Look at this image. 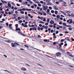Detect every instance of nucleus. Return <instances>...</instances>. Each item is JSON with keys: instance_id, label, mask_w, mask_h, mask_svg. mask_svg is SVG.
I'll return each instance as SVG.
<instances>
[{"instance_id": "nucleus-3", "label": "nucleus", "mask_w": 74, "mask_h": 74, "mask_svg": "<svg viewBox=\"0 0 74 74\" xmlns=\"http://www.w3.org/2000/svg\"><path fill=\"white\" fill-rule=\"evenodd\" d=\"M22 11H25V10H26V11H32V9H25V8H23V9H22Z\"/></svg>"}, {"instance_id": "nucleus-62", "label": "nucleus", "mask_w": 74, "mask_h": 74, "mask_svg": "<svg viewBox=\"0 0 74 74\" xmlns=\"http://www.w3.org/2000/svg\"><path fill=\"white\" fill-rule=\"evenodd\" d=\"M67 54H70V53L69 52H68L66 53Z\"/></svg>"}, {"instance_id": "nucleus-54", "label": "nucleus", "mask_w": 74, "mask_h": 74, "mask_svg": "<svg viewBox=\"0 0 74 74\" xmlns=\"http://www.w3.org/2000/svg\"><path fill=\"white\" fill-rule=\"evenodd\" d=\"M37 65L40 66H42V65L41 64H37Z\"/></svg>"}, {"instance_id": "nucleus-31", "label": "nucleus", "mask_w": 74, "mask_h": 74, "mask_svg": "<svg viewBox=\"0 0 74 74\" xmlns=\"http://www.w3.org/2000/svg\"><path fill=\"white\" fill-rule=\"evenodd\" d=\"M37 36H38V38H42V37L41 36H40V35H37Z\"/></svg>"}, {"instance_id": "nucleus-6", "label": "nucleus", "mask_w": 74, "mask_h": 74, "mask_svg": "<svg viewBox=\"0 0 74 74\" xmlns=\"http://www.w3.org/2000/svg\"><path fill=\"white\" fill-rule=\"evenodd\" d=\"M61 55V53L60 52H58L56 53V56L57 57Z\"/></svg>"}, {"instance_id": "nucleus-46", "label": "nucleus", "mask_w": 74, "mask_h": 74, "mask_svg": "<svg viewBox=\"0 0 74 74\" xmlns=\"http://www.w3.org/2000/svg\"><path fill=\"white\" fill-rule=\"evenodd\" d=\"M72 41H74V39L73 38H71Z\"/></svg>"}, {"instance_id": "nucleus-57", "label": "nucleus", "mask_w": 74, "mask_h": 74, "mask_svg": "<svg viewBox=\"0 0 74 74\" xmlns=\"http://www.w3.org/2000/svg\"><path fill=\"white\" fill-rule=\"evenodd\" d=\"M43 15H44V16H46L47 15V14L45 13H44L43 14Z\"/></svg>"}, {"instance_id": "nucleus-7", "label": "nucleus", "mask_w": 74, "mask_h": 74, "mask_svg": "<svg viewBox=\"0 0 74 74\" xmlns=\"http://www.w3.org/2000/svg\"><path fill=\"white\" fill-rule=\"evenodd\" d=\"M35 29H34V28H30L29 29V30L30 31H32V30H37V28H36V27H35V28H34Z\"/></svg>"}, {"instance_id": "nucleus-15", "label": "nucleus", "mask_w": 74, "mask_h": 74, "mask_svg": "<svg viewBox=\"0 0 74 74\" xmlns=\"http://www.w3.org/2000/svg\"><path fill=\"white\" fill-rule=\"evenodd\" d=\"M54 8L56 10H58V8H57V7L56 6L54 7Z\"/></svg>"}, {"instance_id": "nucleus-1", "label": "nucleus", "mask_w": 74, "mask_h": 74, "mask_svg": "<svg viewBox=\"0 0 74 74\" xmlns=\"http://www.w3.org/2000/svg\"><path fill=\"white\" fill-rule=\"evenodd\" d=\"M11 45L12 47H15L17 46L15 45H17V46H19L20 45V44H19V43L16 42L12 43Z\"/></svg>"}, {"instance_id": "nucleus-11", "label": "nucleus", "mask_w": 74, "mask_h": 74, "mask_svg": "<svg viewBox=\"0 0 74 74\" xmlns=\"http://www.w3.org/2000/svg\"><path fill=\"white\" fill-rule=\"evenodd\" d=\"M8 5L9 7L11 8V5L10 4L9 2H8Z\"/></svg>"}, {"instance_id": "nucleus-20", "label": "nucleus", "mask_w": 74, "mask_h": 74, "mask_svg": "<svg viewBox=\"0 0 74 74\" xmlns=\"http://www.w3.org/2000/svg\"><path fill=\"white\" fill-rule=\"evenodd\" d=\"M18 34H23L21 31H18Z\"/></svg>"}, {"instance_id": "nucleus-50", "label": "nucleus", "mask_w": 74, "mask_h": 74, "mask_svg": "<svg viewBox=\"0 0 74 74\" xmlns=\"http://www.w3.org/2000/svg\"><path fill=\"white\" fill-rule=\"evenodd\" d=\"M53 30L52 29V30H51V33H53Z\"/></svg>"}, {"instance_id": "nucleus-10", "label": "nucleus", "mask_w": 74, "mask_h": 74, "mask_svg": "<svg viewBox=\"0 0 74 74\" xmlns=\"http://www.w3.org/2000/svg\"><path fill=\"white\" fill-rule=\"evenodd\" d=\"M70 22L69 23V24H71L73 23V21L72 19H69Z\"/></svg>"}, {"instance_id": "nucleus-25", "label": "nucleus", "mask_w": 74, "mask_h": 74, "mask_svg": "<svg viewBox=\"0 0 74 74\" xmlns=\"http://www.w3.org/2000/svg\"><path fill=\"white\" fill-rule=\"evenodd\" d=\"M28 27V25H25L23 26V27Z\"/></svg>"}, {"instance_id": "nucleus-29", "label": "nucleus", "mask_w": 74, "mask_h": 74, "mask_svg": "<svg viewBox=\"0 0 74 74\" xmlns=\"http://www.w3.org/2000/svg\"><path fill=\"white\" fill-rule=\"evenodd\" d=\"M25 18L26 19H28V16H27V15L25 16Z\"/></svg>"}, {"instance_id": "nucleus-18", "label": "nucleus", "mask_w": 74, "mask_h": 74, "mask_svg": "<svg viewBox=\"0 0 74 74\" xmlns=\"http://www.w3.org/2000/svg\"><path fill=\"white\" fill-rule=\"evenodd\" d=\"M13 16L15 17H17L18 16V14H13Z\"/></svg>"}, {"instance_id": "nucleus-36", "label": "nucleus", "mask_w": 74, "mask_h": 74, "mask_svg": "<svg viewBox=\"0 0 74 74\" xmlns=\"http://www.w3.org/2000/svg\"><path fill=\"white\" fill-rule=\"evenodd\" d=\"M1 2L2 3H3V4H4V1L3 0H1Z\"/></svg>"}, {"instance_id": "nucleus-5", "label": "nucleus", "mask_w": 74, "mask_h": 74, "mask_svg": "<svg viewBox=\"0 0 74 74\" xmlns=\"http://www.w3.org/2000/svg\"><path fill=\"white\" fill-rule=\"evenodd\" d=\"M21 70L23 71H27V69L25 68L22 67V68H21Z\"/></svg>"}, {"instance_id": "nucleus-48", "label": "nucleus", "mask_w": 74, "mask_h": 74, "mask_svg": "<svg viewBox=\"0 0 74 74\" xmlns=\"http://www.w3.org/2000/svg\"><path fill=\"white\" fill-rule=\"evenodd\" d=\"M16 5L18 6V7H19L20 6V5L18 3L16 4Z\"/></svg>"}, {"instance_id": "nucleus-4", "label": "nucleus", "mask_w": 74, "mask_h": 74, "mask_svg": "<svg viewBox=\"0 0 74 74\" xmlns=\"http://www.w3.org/2000/svg\"><path fill=\"white\" fill-rule=\"evenodd\" d=\"M57 48H58V49H59L62 52H64V50H63L60 47L58 46L57 47Z\"/></svg>"}, {"instance_id": "nucleus-22", "label": "nucleus", "mask_w": 74, "mask_h": 74, "mask_svg": "<svg viewBox=\"0 0 74 74\" xmlns=\"http://www.w3.org/2000/svg\"><path fill=\"white\" fill-rule=\"evenodd\" d=\"M27 4H28V2L27 1L25 2V3L24 4V5H27Z\"/></svg>"}, {"instance_id": "nucleus-55", "label": "nucleus", "mask_w": 74, "mask_h": 74, "mask_svg": "<svg viewBox=\"0 0 74 74\" xmlns=\"http://www.w3.org/2000/svg\"><path fill=\"white\" fill-rule=\"evenodd\" d=\"M56 21H57L58 20V18H55V19H54Z\"/></svg>"}, {"instance_id": "nucleus-35", "label": "nucleus", "mask_w": 74, "mask_h": 74, "mask_svg": "<svg viewBox=\"0 0 74 74\" xmlns=\"http://www.w3.org/2000/svg\"><path fill=\"white\" fill-rule=\"evenodd\" d=\"M52 4L51 3H49V4H47V5H52Z\"/></svg>"}, {"instance_id": "nucleus-16", "label": "nucleus", "mask_w": 74, "mask_h": 74, "mask_svg": "<svg viewBox=\"0 0 74 74\" xmlns=\"http://www.w3.org/2000/svg\"><path fill=\"white\" fill-rule=\"evenodd\" d=\"M38 13L40 15H42V12H38Z\"/></svg>"}, {"instance_id": "nucleus-13", "label": "nucleus", "mask_w": 74, "mask_h": 74, "mask_svg": "<svg viewBox=\"0 0 74 74\" xmlns=\"http://www.w3.org/2000/svg\"><path fill=\"white\" fill-rule=\"evenodd\" d=\"M35 25H36V26L35 27H37V25H36V24H35V25H32L31 26V27H34V26H35Z\"/></svg>"}, {"instance_id": "nucleus-28", "label": "nucleus", "mask_w": 74, "mask_h": 74, "mask_svg": "<svg viewBox=\"0 0 74 74\" xmlns=\"http://www.w3.org/2000/svg\"><path fill=\"white\" fill-rule=\"evenodd\" d=\"M22 18L21 17H18V18H17V19L18 20H20V19H21Z\"/></svg>"}, {"instance_id": "nucleus-47", "label": "nucleus", "mask_w": 74, "mask_h": 74, "mask_svg": "<svg viewBox=\"0 0 74 74\" xmlns=\"http://www.w3.org/2000/svg\"><path fill=\"white\" fill-rule=\"evenodd\" d=\"M49 8L50 10H52V8L51 7H49Z\"/></svg>"}, {"instance_id": "nucleus-39", "label": "nucleus", "mask_w": 74, "mask_h": 74, "mask_svg": "<svg viewBox=\"0 0 74 74\" xmlns=\"http://www.w3.org/2000/svg\"><path fill=\"white\" fill-rule=\"evenodd\" d=\"M56 42H54L53 43V45H56Z\"/></svg>"}, {"instance_id": "nucleus-49", "label": "nucleus", "mask_w": 74, "mask_h": 74, "mask_svg": "<svg viewBox=\"0 0 74 74\" xmlns=\"http://www.w3.org/2000/svg\"><path fill=\"white\" fill-rule=\"evenodd\" d=\"M19 23H22V20H21L19 21Z\"/></svg>"}, {"instance_id": "nucleus-51", "label": "nucleus", "mask_w": 74, "mask_h": 74, "mask_svg": "<svg viewBox=\"0 0 74 74\" xmlns=\"http://www.w3.org/2000/svg\"><path fill=\"white\" fill-rule=\"evenodd\" d=\"M43 21H46V18H44V19H43Z\"/></svg>"}, {"instance_id": "nucleus-19", "label": "nucleus", "mask_w": 74, "mask_h": 74, "mask_svg": "<svg viewBox=\"0 0 74 74\" xmlns=\"http://www.w3.org/2000/svg\"><path fill=\"white\" fill-rule=\"evenodd\" d=\"M15 27H15V28H17L18 27V24H15Z\"/></svg>"}, {"instance_id": "nucleus-9", "label": "nucleus", "mask_w": 74, "mask_h": 74, "mask_svg": "<svg viewBox=\"0 0 74 74\" xmlns=\"http://www.w3.org/2000/svg\"><path fill=\"white\" fill-rule=\"evenodd\" d=\"M30 12L31 13H33V14H37V13H36V12H34L33 10H32V11H30Z\"/></svg>"}, {"instance_id": "nucleus-61", "label": "nucleus", "mask_w": 74, "mask_h": 74, "mask_svg": "<svg viewBox=\"0 0 74 74\" xmlns=\"http://www.w3.org/2000/svg\"><path fill=\"white\" fill-rule=\"evenodd\" d=\"M64 33H65V34H68V33H69V32H68L66 31V32H64Z\"/></svg>"}, {"instance_id": "nucleus-14", "label": "nucleus", "mask_w": 74, "mask_h": 74, "mask_svg": "<svg viewBox=\"0 0 74 74\" xmlns=\"http://www.w3.org/2000/svg\"><path fill=\"white\" fill-rule=\"evenodd\" d=\"M16 31H21V29H20V28H16Z\"/></svg>"}, {"instance_id": "nucleus-63", "label": "nucleus", "mask_w": 74, "mask_h": 74, "mask_svg": "<svg viewBox=\"0 0 74 74\" xmlns=\"http://www.w3.org/2000/svg\"><path fill=\"white\" fill-rule=\"evenodd\" d=\"M74 15H73V14H71V17H74Z\"/></svg>"}, {"instance_id": "nucleus-53", "label": "nucleus", "mask_w": 74, "mask_h": 74, "mask_svg": "<svg viewBox=\"0 0 74 74\" xmlns=\"http://www.w3.org/2000/svg\"><path fill=\"white\" fill-rule=\"evenodd\" d=\"M5 14H8V12H6V10H5Z\"/></svg>"}, {"instance_id": "nucleus-12", "label": "nucleus", "mask_w": 74, "mask_h": 74, "mask_svg": "<svg viewBox=\"0 0 74 74\" xmlns=\"http://www.w3.org/2000/svg\"><path fill=\"white\" fill-rule=\"evenodd\" d=\"M60 12L62 13L63 14H64V15H66V13H65L64 12H63L61 10H60Z\"/></svg>"}, {"instance_id": "nucleus-34", "label": "nucleus", "mask_w": 74, "mask_h": 74, "mask_svg": "<svg viewBox=\"0 0 74 74\" xmlns=\"http://www.w3.org/2000/svg\"><path fill=\"white\" fill-rule=\"evenodd\" d=\"M56 17L57 18H59L60 17V16L59 15H57L56 16Z\"/></svg>"}, {"instance_id": "nucleus-43", "label": "nucleus", "mask_w": 74, "mask_h": 74, "mask_svg": "<svg viewBox=\"0 0 74 74\" xmlns=\"http://www.w3.org/2000/svg\"><path fill=\"white\" fill-rule=\"evenodd\" d=\"M29 1V3H30V4H32L33 3V2L30 0Z\"/></svg>"}, {"instance_id": "nucleus-2", "label": "nucleus", "mask_w": 74, "mask_h": 74, "mask_svg": "<svg viewBox=\"0 0 74 74\" xmlns=\"http://www.w3.org/2000/svg\"><path fill=\"white\" fill-rule=\"evenodd\" d=\"M42 7L43 8V10H44V11H45L46 10H47V9L48 7L47 6H44L43 5Z\"/></svg>"}, {"instance_id": "nucleus-58", "label": "nucleus", "mask_w": 74, "mask_h": 74, "mask_svg": "<svg viewBox=\"0 0 74 74\" xmlns=\"http://www.w3.org/2000/svg\"><path fill=\"white\" fill-rule=\"evenodd\" d=\"M15 13H16V14H18V11L17 10L15 11Z\"/></svg>"}, {"instance_id": "nucleus-32", "label": "nucleus", "mask_w": 74, "mask_h": 74, "mask_svg": "<svg viewBox=\"0 0 74 74\" xmlns=\"http://www.w3.org/2000/svg\"><path fill=\"white\" fill-rule=\"evenodd\" d=\"M25 47H26V48H28L29 47V46H28V45H25Z\"/></svg>"}, {"instance_id": "nucleus-8", "label": "nucleus", "mask_w": 74, "mask_h": 74, "mask_svg": "<svg viewBox=\"0 0 74 74\" xmlns=\"http://www.w3.org/2000/svg\"><path fill=\"white\" fill-rule=\"evenodd\" d=\"M50 23L51 24H53L54 23V22L53 20H51L50 22Z\"/></svg>"}, {"instance_id": "nucleus-40", "label": "nucleus", "mask_w": 74, "mask_h": 74, "mask_svg": "<svg viewBox=\"0 0 74 74\" xmlns=\"http://www.w3.org/2000/svg\"><path fill=\"white\" fill-rule=\"evenodd\" d=\"M66 13H67L68 14L70 13V12L69 11H66Z\"/></svg>"}, {"instance_id": "nucleus-60", "label": "nucleus", "mask_w": 74, "mask_h": 74, "mask_svg": "<svg viewBox=\"0 0 74 74\" xmlns=\"http://www.w3.org/2000/svg\"><path fill=\"white\" fill-rule=\"evenodd\" d=\"M47 12H50L49 9H47Z\"/></svg>"}, {"instance_id": "nucleus-59", "label": "nucleus", "mask_w": 74, "mask_h": 74, "mask_svg": "<svg viewBox=\"0 0 74 74\" xmlns=\"http://www.w3.org/2000/svg\"><path fill=\"white\" fill-rule=\"evenodd\" d=\"M28 16H31V14H28Z\"/></svg>"}, {"instance_id": "nucleus-41", "label": "nucleus", "mask_w": 74, "mask_h": 74, "mask_svg": "<svg viewBox=\"0 0 74 74\" xmlns=\"http://www.w3.org/2000/svg\"><path fill=\"white\" fill-rule=\"evenodd\" d=\"M69 56L70 57H71L72 58L73 57V55L72 54H70L69 55Z\"/></svg>"}, {"instance_id": "nucleus-44", "label": "nucleus", "mask_w": 74, "mask_h": 74, "mask_svg": "<svg viewBox=\"0 0 74 74\" xmlns=\"http://www.w3.org/2000/svg\"><path fill=\"white\" fill-rule=\"evenodd\" d=\"M12 25V24H9V27H11Z\"/></svg>"}, {"instance_id": "nucleus-33", "label": "nucleus", "mask_w": 74, "mask_h": 74, "mask_svg": "<svg viewBox=\"0 0 74 74\" xmlns=\"http://www.w3.org/2000/svg\"><path fill=\"white\" fill-rule=\"evenodd\" d=\"M58 13V11H55V14H56V15Z\"/></svg>"}, {"instance_id": "nucleus-24", "label": "nucleus", "mask_w": 74, "mask_h": 74, "mask_svg": "<svg viewBox=\"0 0 74 74\" xmlns=\"http://www.w3.org/2000/svg\"><path fill=\"white\" fill-rule=\"evenodd\" d=\"M40 28L38 26L37 27V30L40 31Z\"/></svg>"}, {"instance_id": "nucleus-64", "label": "nucleus", "mask_w": 74, "mask_h": 74, "mask_svg": "<svg viewBox=\"0 0 74 74\" xmlns=\"http://www.w3.org/2000/svg\"><path fill=\"white\" fill-rule=\"evenodd\" d=\"M48 28V27L47 26H46V27H45V29H47Z\"/></svg>"}, {"instance_id": "nucleus-26", "label": "nucleus", "mask_w": 74, "mask_h": 74, "mask_svg": "<svg viewBox=\"0 0 74 74\" xmlns=\"http://www.w3.org/2000/svg\"><path fill=\"white\" fill-rule=\"evenodd\" d=\"M46 21L49 22L50 21V19L49 18H47V20H46Z\"/></svg>"}, {"instance_id": "nucleus-38", "label": "nucleus", "mask_w": 74, "mask_h": 74, "mask_svg": "<svg viewBox=\"0 0 74 74\" xmlns=\"http://www.w3.org/2000/svg\"><path fill=\"white\" fill-rule=\"evenodd\" d=\"M62 25H64L66 26V24L65 23H63Z\"/></svg>"}, {"instance_id": "nucleus-45", "label": "nucleus", "mask_w": 74, "mask_h": 74, "mask_svg": "<svg viewBox=\"0 0 74 74\" xmlns=\"http://www.w3.org/2000/svg\"><path fill=\"white\" fill-rule=\"evenodd\" d=\"M56 42V44L57 45H58L59 44V43H58V42Z\"/></svg>"}, {"instance_id": "nucleus-30", "label": "nucleus", "mask_w": 74, "mask_h": 74, "mask_svg": "<svg viewBox=\"0 0 74 74\" xmlns=\"http://www.w3.org/2000/svg\"><path fill=\"white\" fill-rule=\"evenodd\" d=\"M51 13H54L55 12L53 10H51Z\"/></svg>"}, {"instance_id": "nucleus-37", "label": "nucleus", "mask_w": 74, "mask_h": 74, "mask_svg": "<svg viewBox=\"0 0 74 74\" xmlns=\"http://www.w3.org/2000/svg\"><path fill=\"white\" fill-rule=\"evenodd\" d=\"M5 7L7 8L8 9H9V8L8 6H5Z\"/></svg>"}, {"instance_id": "nucleus-23", "label": "nucleus", "mask_w": 74, "mask_h": 74, "mask_svg": "<svg viewBox=\"0 0 74 74\" xmlns=\"http://www.w3.org/2000/svg\"><path fill=\"white\" fill-rule=\"evenodd\" d=\"M5 41V42H8L9 43L11 42H10V40H6Z\"/></svg>"}, {"instance_id": "nucleus-42", "label": "nucleus", "mask_w": 74, "mask_h": 74, "mask_svg": "<svg viewBox=\"0 0 74 74\" xmlns=\"http://www.w3.org/2000/svg\"><path fill=\"white\" fill-rule=\"evenodd\" d=\"M24 13H25V12H23V11H21V13L22 14H24Z\"/></svg>"}, {"instance_id": "nucleus-52", "label": "nucleus", "mask_w": 74, "mask_h": 74, "mask_svg": "<svg viewBox=\"0 0 74 74\" xmlns=\"http://www.w3.org/2000/svg\"><path fill=\"white\" fill-rule=\"evenodd\" d=\"M20 35H22L23 36H25V35L24 34H23V33L21 34H20Z\"/></svg>"}, {"instance_id": "nucleus-56", "label": "nucleus", "mask_w": 74, "mask_h": 74, "mask_svg": "<svg viewBox=\"0 0 74 74\" xmlns=\"http://www.w3.org/2000/svg\"><path fill=\"white\" fill-rule=\"evenodd\" d=\"M63 35V34H60V36H62Z\"/></svg>"}, {"instance_id": "nucleus-21", "label": "nucleus", "mask_w": 74, "mask_h": 74, "mask_svg": "<svg viewBox=\"0 0 74 74\" xmlns=\"http://www.w3.org/2000/svg\"><path fill=\"white\" fill-rule=\"evenodd\" d=\"M39 22L40 23L45 24V23L44 22H43V21H39Z\"/></svg>"}, {"instance_id": "nucleus-27", "label": "nucleus", "mask_w": 74, "mask_h": 74, "mask_svg": "<svg viewBox=\"0 0 74 74\" xmlns=\"http://www.w3.org/2000/svg\"><path fill=\"white\" fill-rule=\"evenodd\" d=\"M65 40L64 39H61V42H63L64 41V40Z\"/></svg>"}, {"instance_id": "nucleus-17", "label": "nucleus", "mask_w": 74, "mask_h": 74, "mask_svg": "<svg viewBox=\"0 0 74 74\" xmlns=\"http://www.w3.org/2000/svg\"><path fill=\"white\" fill-rule=\"evenodd\" d=\"M57 26L59 27L60 28H63L62 26H61L60 25H57Z\"/></svg>"}]
</instances>
